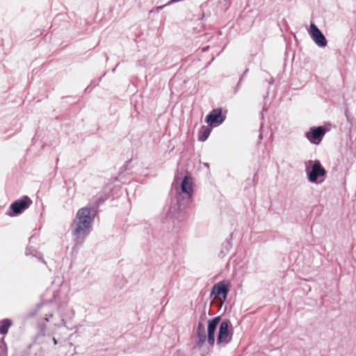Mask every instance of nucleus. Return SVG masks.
<instances>
[{
    "instance_id": "1",
    "label": "nucleus",
    "mask_w": 356,
    "mask_h": 356,
    "mask_svg": "<svg viewBox=\"0 0 356 356\" xmlns=\"http://www.w3.org/2000/svg\"><path fill=\"white\" fill-rule=\"evenodd\" d=\"M57 305V300L56 294L53 293V297L49 299H44L38 304L35 309L26 313V316L27 318L33 317L36 315L38 312L43 309L45 313L44 314V319L42 323H40V332L36 336V341L38 343L47 344L48 346H56L59 343L63 348L67 346H71V343L66 340L58 341L54 336L51 334H44L43 333L45 329V323L51 322L54 326L61 327L64 326L68 330H72L73 325L72 321L74 316V311L70 307H63L59 306L58 307L59 312V319L56 320L54 317L53 312L50 310L52 307L54 308Z\"/></svg>"
},
{
    "instance_id": "2",
    "label": "nucleus",
    "mask_w": 356,
    "mask_h": 356,
    "mask_svg": "<svg viewBox=\"0 0 356 356\" xmlns=\"http://www.w3.org/2000/svg\"><path fill=\"white\" fill-rule=\"evenodd\" d=\"M192 180L185 176L181 181L180 190L177 191L176 202H171L166 212L168 218L180 222L184 218V211L190 204L193 196Z\"/></svg>"
},
{
    "instance_id": "3",
    "label": "nucleus",
    "mask_w": 356,
    "mask_h": 356,
    "mask_svg": "<svg viewBox=\"0 0 356 356\" xmlns=\"http://www.w3.org/2000/svg\"><path fill=\"white\" fill-rule=\"evenodd\" d=\"M91 212L92 209L87 207L79 209L76 212L72 224L73 250H79L90 233L92 222L94 220Z\"/></svg>"
},
{
    "instance_id": "4",
    "label": "nucleus",
    "mask_w": 356,
    "mask_h": 356,
    "mask_svg": "<svg viewBox=\"0 0 356 356\" xmlns=\"http://www.w3.org/2000/svg\"><path fill=\"white\" fill-rule=\"evenodd\" d=\"M220 316H216L208 321L207 325V337L204 325L199 322L195 330V336L198 339L197 346L198 348H202L207 340L210 346H213L215 342V332L217 326L220 323Z\"/></svg>"
},
{
    "instance_id": "5",
    "label": "nucleus",
    "mask_w": 356,
    "mask_h": 356,
    "mask_svg": "<svg viewBox=\"0 0 356 356\" xmlns=\"http://www.w3.org/2000/svg\"><path fill=\"white\" fill-rule=\"evenodd\" d=\"M306 174L311 183H321L324 180L327 172L318 160H309L305 163Z\"/></svg>"
},
{
    "instance_id": "6",
    "label": "nucleus",
    "mask_w": 356,
    "mask_h": 356,
    "mask_svg": "<svg viewBox=\"0 0 356 356\" xmlns=\"http://www.w3.org/2000/svg\"><path fill=\"white\" fill-rule=\"evenodd\" d=\"M232 324L229 320H225L220 323L217 336L218 345L222 344L225 346L232 341V332L230 330Z\"/></svg>"
},
{
    "instance_id": "7",
    "label": "nucleus",
    "mask_w": 356,
    "mask_h": 356,
    "mask_svg": "<svg viewBox=\"0 0 356 356\" xmlns=\"http://www.w3.org/2000/svg\"><path fill=\"white\" fill-rule=\"evenodd\" d=\"M327 131L323 126L312 127L305 133V137L312 144L319 145Z\"/></svg>"
},
{
    "instance_id": "8",
    "label": "nucleus",
    "mask_w": 356,
    "mask_h": 356,
    "mask_svg": "<svg viewBox=\"0 0 356 356\" xmlns=\"http://www.w3.org/2000/svg\"><path fill=\"white\" fill-rule=\"evenodd\" d=\"M226 119L222 115V108H218L211 110L206 116L204 121L210 127H216L222 124Z\"/></svg>"
},
{
    "instance_id": "9",
    "label": "nucleus",
    "mask_w": 356,
    "mask_h": 356,
    "mask_svg": "<svg viewBox=\"0 0 356 356\" xmlns=\"http://www.w3.org/2000/svg\"><path fill=\"white\" fill-rule=\"evenodd\" d=\"M32 202V200L28 196H24L22 198L15 200L10 206L13 214L9 213L8 215L12 216L21 214L31 205Z\"/></svg>"
},
{
    "instance_id": "10",
    "label": "nucleus",
    "mask_w": 356,
    "mask_h": 356,
    "mask_svg": "<svg viewBox=\"0 0 356 356\" xmlns=\"http://www.w3.org/2000/svg\"><path fill=\"white\" fill-rule=\"evenodd\" d=\"M309 34L312 40L318 47H325L327 46V41L325 36L315 24L311 23Z\"/></svg>"
},
{
    "instance_id": "11",
    "label": "nucleus",
    "mask_w": 356,
    "mask_h": 356,
    "mask_svg": "<svg viewBox=\"0 0 356 356\" xmlns=\"http://www.w3.org/2000/svg\"><path fill=\"white\" fill-rule=\"evenodd\" d=\"M229 291V284L225 282V281H222L215 284L211 292V296H213L215 298L222 296L223 300H225L227 298V294Z\"/></svg>"
},
{
    "instance_id": "12",
    "label": "nucleus",
    "mask_w": 356,
    "mask_h": 356,
    "mask_svg": "<svg viewBox=\"0 0 356 356\" xmlns=\"http://www.w3.org/2000/svg\"><path fill=\"white\" fill-rule=\"evenodd\" d=\"M211 128L207 126H202L198 133V140L204 142L205 141L209 136L211 132Z\"/></svg>"
},
{
    "instance_id": "13",
    "label": "nucleus",
    "mask_w": 356,
    "mask_h": 356,
    "mask_svg": "<svg viewBox=\"0 0 356 356\" xmlns=\"http://www.w3.org/2000/svg\"><path fill=\"white\" fill-rule=\"evenodd\" d=\"M13 325V321L9 318H4L0 321V334L8 333L9 328Z\"/></svg>"
},
{
    "instance_id": "14",
    "label": "nucleus",
    "mask_w": 356,
    "mask_h": 356,
    "mask_svg": "<svg viewBox=\"0 0 356 356\" xmlns=\"http://www.w3.org/2000/svg\"><path fill=\"white\" fill-rule=\"evenodd\" d=\"M26 255H32L40 260H42L43 263L45 264V261L42 259V254L37 250H35L33 247H28L26 249Z\"/></svg>"
},
{
    "instance_id": "15",
    "label": "nucleus",
    "mask_w": 356,
    "mask_h": 356,
    "mask_svg": "<svg viewBox=\"0 0 356 356\" xmlns=\"http://www.w3.org/2000/svg\"><path fill=\"white\" fill-rule=\"evenodd\" d=\"M231 5V1L230 0H222V1L220 2V6L221 7L222 9H223L224 10H227L229 7Z\"/></svg>"
},
{
    "instance_id": "16",
    "label": "nucleus",
    "mask_w": 356,
    "mask_h": 356,
    "mask_svg": "<svg viewBox=\"0 0 356 356\" xmlns=\"http://www.w3.org/2000/svg\"><path fill=\"white\" fill-rule=\"evenodd\" d=\"M241 82L238 81L234 88V94H236L241 88Z\"/></svg>"
},
{
    "instance_id": "17",
    "label": "nucleus",
    "mask_w": 356,
    "mask_h": 356,
    "mask_svg": "<svg viewBox=\"0 0 356 356\" xmlns=\"http://www.w3.org/2000/svg\"><path fill=\"white\" fill-rule=\"evenodd\" d=\"M248 69H246V70H245V72H243V74L241 76V77L239 78L238 81L242 82V81H243V78H244V76H245V74L248 72Z\"/></svg>"
},
{
    "instance_id": "18",
    "label": "nucleus",
    "mask_w": 356,
    "mask_h": 356,
    "mask_svg": "<svg viewBox=\"0 0 356 356\" xmlns=\"http://www.w3.org/2000/svg\"><path fill=\"white\" fill-rule=\"evenodd\" d=\"M165 6H158L156 8V10L159 11V10H161Z\"/></svg>"
},
{
    "instance_id": "19",
    "label": "nucleus",
    "mask_w": 356,
    "mask_h": 356,
    "mask_svg": "<svg viewBox=\"0 0 356 356\" xmlns=\"http://www.w3.org/2000/svg\"><path fill=\"white\" fill-rule=\"evenodd\" d=\"M259 139H260V140H261V139H262V138H263L262 134H259Z\"/></svg>"
},
{
    "instance_id": "20",
    "label": "nucleus",
    "mask_w": 356,
    "mask_h": 356,
    "mask_svg": "<svg viewBox=\"0 0 356 356\" xmlns=\"http://www.w3.org/2000/svg\"><path fill=\"white\" fill-rule=\"evenodd\" d=\"M33 238H34V237H33V236L30 237V238H29V241H30V242H31V241H32V240H33Z\"/></svg>"
},
{
    "instance_id": "21",
    "label": "nucleus",
    "mask_w": 356,
    "mask_h": 356,
    "mask_svg": "<svg viewBox=\"0 0 356 356\" xmlns=\"http://www.w3.org/2000/svg\"><path fill=\"white\" fill-rule=\"evenodd\" d=\"M115 69H116V67H114L113 70H112V72H114L115 71Z\"/></svg>"
}]
</instances>
